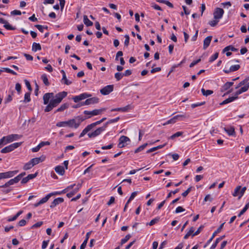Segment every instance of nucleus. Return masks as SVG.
<instances>
[{
	"label": "nucleus",
	"mask_w": 249,
	"mask_h": 249,
	"mask_svg": "<svg viewBox=\"0 0 249 249\" xmlns=\"http://www.w3.org/2000/svg\"><path fill=\"white\" fill-rule=\"evenodd\" d=\"M205 103V102H201V103H196V104H193L191 105V107L192 108H194L196 107H199V106H202V105H204Z\"/></svg>",
	"instance_id": "nucleus-53"
},
{
	"label": "nucleus",
	"mask_w": 249,
	"mask_h": 249,
	"mask_svg": "<svg viewBox=\"0 0 249 249\" xmlns=\"http://www.w3.org/2000/svg\"><path fill=\"white\" fill-rule=\"evenodd\" d=\"M64 201V199L62 197H58L53 200L52 202L50 207L53 208L59 204L62 203Z\"/></svg>",
	"instance_id": "nucleus-19"
},
{
	"label": "nucleus",
	"mask_w": 249,
	"mask_h": 249,
	"mask_svg": "<svg viewBox=\"0 0 249 249\" xmlns=\"http://www.w3.org/2000/svg\"><path fill=\"white\" fill-rule=\"evenodd\" d=\"M184 211H185V209L184 208H183L181 206H178L176 208L175 213H179L184 212Z\"/></svg>",
	"instance_id": "nucleus-59"
},
{
	"label": "nucleus",
	"mask_w": 249,
	"mask_h": 249,
	"mask_svg": "<svg viewBox=\"0 0 249 249\" xmlns=\"http://www.w3.org/2000/svg\"><path fill=\"white\" fill-rule=\"evenodd\" d=\"M21 144V142H15L12 143L1 150V153H7L12 151L15 149L18 148Z\"/></svg>",
	"instance_id": "nucleus-5"
},
{
	"label": "nucleus",
	"mask_w": 249,
	"mask_h": 249,
	"mask_svg": "<svg viewBox=\"0 0 249 249\" xmlns=\"http://www.w3.org/2000/svg\"><path fill=\"white\" fill-rule=\"evenodd\" d=\"M212 39V36H208L206 38H205L203 42V49H206L208 46L210 45L211 41Z\"/></svg>",
	"instance_id": "nucleus-22"
},
{
	"label": "nucleus",
	"mask_w": 249,
	"mask_h": 249,
	"mask_svg": "<svg viewBox=\"0 0 249 249\" xmlns=\"http://www.w3.org/2000/svg\"><path fill=\"white\" fill-rule=\"evenodd\" d=\"M65 167L63 165H58L55 168V171L56 172L65 171Z\"/></svg>",
	"instance_id": "nucleus-46"
},
{
	"label": "nucleus",
	"mask_w": 249,
	"mask_h": 249,
	"mask_svg": "<svg viewBox=\"0 0 249 249\" xmlns=\"http://www.w3.org/2000/svg\"><path fill=\"white\" fill-rule=\"evenodd\" d=\"M33 166H34V165L33 164L31 161L30 160L28 162H27L24 165L23 167V169L24 170H27L31 169Z\"/></svg>",
	"instance_id": "nucleus-36"
},
{
	"label": "nucleus",
	"mask_w": 249,
	"mask_h": 249,
	"mask_svg": "<svg viewBox=\"0 0 249 249\" xmlns=\"http://www.w3.org/2000/svg\"><path fill=\"white\" fill-rule=\"evenodd\" d=\"M137 194V192H133L131 194L129 198L127 200V204H129L134 198V197L136 196Z\"/></svg>",
	"instance_id": "nucleus-44"
},
{
	"label": "nucleus",
	"mask_w": 249,
	"mask_h": 249,
	"mask_svg": "<svg viewBox=\"0 0 249 249\" xmlns=\"http://www.w3.org/2000/svg\"><path fill=\"white\" fill-rule=\"evenodd\" d=\"M113 85H107L100 89V92L103 95H108L113 90Z\"/></svg>",
	"instance_id": "nucleus-12"
},
{
	"label": "nucleus",
	"mask_w": 249,
	"mask_h": 249,
	"mask_svg": "<svg viewBox=\"0 0 249 249\" xmlns=\"http://www.w3.org/2000/svg\"><path fill=\"white\" fill-rule=\"evenodd\" d=\"M151 6L156 10L162 11L161 7L155 3H151Z\"/></svg>",
	"instance_id": "nucleus-57"
},
{
	"label": "nucleus",
	"mask_w": 249,
	"mask_h": 249,
	"mask_svg": "<svg viewBox=\"0 0 249 249\" xmlns=\"http://www.w3.org/2000/svg\"><path fill=\"white\" fill-rule=\"evenodd\" d=\"M119 119L120 117H118L115 119L109 120L105 124V125L106 126V127H107L108 124L117 122L119 120Z\"/></svg>",
	"instance_id": "nucleus-43"
},
{
	"label": "nucleus",
	"mask_w": 249,
	"mask_h": 249,
	"mask_svg": "<svg viewBox=\"0 0 249 249\" xmlns=\"http://www.w3.org/2000/svg\"><path fill=\"white\" fill-rule=\"evenodd\" d=\"M51 197V195L49 194H48L46 196H45V197H43L39 201H40V203H41V204H43L45 202H46Z\"/></svg>",
	"instance_id": "nucleus-40"
},
{
	"label": "nucleus",
	"mask_w": 249,
	"mask_h": 249,
	"mask_svg": "<svg viewBox=\"0 0 249 249\" xmlns=\"http://www.w3.org/2000/svg\"><path fill=\"white\" fill-rule=\"evenodd\" d=\"M25 175V173H22L17 176L14 178H12L5 183L4 185L0 186L1 188L7 187L10 185H13L15 183H18L20 180Z\"/></svg>",
	"instance_id": "nucleus-3"
},
{
	"label": "nucleus",
	"mask_w": 249,
	"mask_h": 249,
	"mask_svg": "<svg viewBox=\"0 0 249 249\" xmlns=\"http://www.w3.org/2000/svg\"><path fill=\"white\" fill-rule=\"evenodd\" d=\"M85 120L81 116H77L74 119H70L67 121L59 122L56 124L57 127H64L68 126L71 128H77L80 124Z\"/></svg>",
	"instance_id": "nucleus-2"
},
{
	"label": "nucleus",
	"mask_w": 249,
	"mask_h": 249,
	"mask_svg": "<svg viewBox=\"0 0 249 249\" xmlns=\"http://www.w3.org/2000/svg\"><path fill=\"white\" fill-rule=\"evenodd\" d=\"M4 27L9 30H14L16 29V28L12 26L7 21L6 23L4 25Z\"/></svg>",
	"instance_id": "nucleus-42"
},
{
	"label": "nucleus",
	"mask_w": 249,
	"mask_h": 249,
	"mask_svg": "<svg viewBox=\"0 0 249 249\" xmlns=\"http://www.w3.org/2000/svg\"><path fill=\"white\" fill-rule=\"evenodd\" d=\"M67 95L66 91L60 92L57 93L55 96L53 92L45 93L43 96V103L47 106L46 107L44 111L47 112L51 111L53 108L56 107Z\"/></svg>",
	"instance_id": "nucleus-1"
},
{
	"label": "nucleus",
	"mask_w": 249,
	"mask_h": 249,
	"mask_svg": "<svg viewBox=\"0 0 249 249\" xmlns=\"http://www.w3.org/2000/svg\"><path fill=\"white\" fill-rule=\"evenodd\" d=\"M87 242V239H85V240L80 246V249H85L86 247Z\"/></svg>",
	"instance_id": "nucleus-64"
},
{
	"label": "nucleus",
	"mask_w": 249,
	"mask_h": 249,
	"mask_svg": "<svg viewBox=\"0 0 249 249\" xmlns=\"http://www.w3.org/2000/svg\"><path fill=\"white\" fill-rule=\"evenodd\" d=\"M233 82H226L221 88V89H220L221 91L224 92L226 90H227L228 89H229L230 88V87L231 86H232L233 85Z\"/></svg>",
	"instance_id": "nucleus-24"
},
{
	"label": "nucleus",
	"mask_w": 249,
	"mask_h": 249,
	"mask_svg": "<svg viewBox=\"0 0 249 249\" xmlns=\"http://www.w3.org/2000/svg\"><path fill=\"white\" fill-rule=\"evenodd\" d=\"M91 96V95L89 94H88L87 93H83L79 95L75 96L72 97V100L75 103H77L80 101L84 100L87 98Z\"/></svg>",
	"instance_id": "nucleus-11"
},
{
	"label": "nucleus",
	"mask_w": 249,
	"mask_h": 249,
	"mask_svg": "<svg viewBox=\"0 0 249 249\" xmlns=\"http://www.w3.org/2000/svg\"><path fill=\"white\" fill-rule=\"evenodd\" d=\"M191 188H192L191 187H190L189 188H188L185 192H184L182 194V196L183 197L186 196L188 195V194L190 192V191H191Z\"/></svg>",
	"instance_id": "nucleus-62"
},
{
	"label": "nucleus",
	"mask_w": 249,
	"mask_h": 249,
	"mask_svg": "<svg viewBox=\"0 0 249 249\" xmlns=\"http://www.w3.org/2000/svg\"><path fill=\"white\" fill-rule=\"evenodd\" d=\"M224 224V223H222L219 227L213 233L211 237L207 241L206 245L204 246V248H206L213 240L214 237L216 236V235L219 233L222 229L223 228V225Z\"/></svg>",
	"instance_id": "nucleus-14"
},
{
	"label": "nucleus",
	"mask_w": 249,
	"mask_h": 249,
	"mask_svg": "<svg viewBox=\"0 0 249 249\" xmlns=\"http://www.w3.org/2000/svg\"><path fill=\"white\" fill-rule=\"evenodd\" d=\"M246 190V187L242 188L241 186H237L234 189V190L232 193V195L234 197H238V199H240L244 195Z\"/></svg>",
	"instance_id": "nucleus-4"
},
{
	"label": "nucleus",
	"mask_w": 249,
	"mask_h": 249,
	"mask_svg": "<svg viewBox=\"0 0 249 249\" xmlns=\"http://www.w3.org/2000/svg\"><path fill=\"white\" fill-rule=\"evenodd\" d=\"M106 109L105 108H102L101 109H94L92 111L85 110L84 111V114L89 115V116H88L87 118H85V119H86V118H89L92 116L100 114L102 112L105 111Z\"/></svg>",
	"instance_id": "nucleus-6"
},
{
	"label": "nucleus",
	"mask_w": 249,
	"mask_h": 249,
	"mask_svg": "<svg viewBox=\"0 0 249 249\" xmlns=\"http://www.w3.org/2000/svg\"><path fill=\"white\" fill-rule=\"evenodd\" d=\"M42 224H43V222H42V221L38 222L36 223V224H34L32 226V229H35V228H36L39 227L41 226H42Z\"/></svg>",
	"instance_id": "nucleus-55"
},
{
	"label": "nucleus",
	"mask_w": 249,
	"mask_h": 249,
	"mask_svg": "<svg viewBox=\"0 0 249 249\" xmlns=\"http://www.w3.org/2000/svg\"><path fill=\"white\" fill-rule=\"evenodd\" d=\"M185 118H186L185 114L177 115L170 120H168L166 123L163 124V125H165L170 124H174L176 122L178 119Z\"/></svg>",
	"instance_id": "nucleus-13"
},
{
	"label": "nucleus",
	"mask_w": 249,
	"mask_h": 249,
	"mask_svg": "<svg viewBox=\"0 0 249 249\" xmlns=\"http://www.w3.org/2000/svg\"><path fill=\"white\" fill-rule=\"evenodd\" d=\"M201 92L203 95L207 96L213 93V91L212 90H205L203 88L201 89Z\"/></svg>",
	"instance_id": "nucleus-33"
},
{
	"label": "nucleus",
	"mask_w": 249,
	"mask_h": 249,
	"mask_svg": "<svg viewBox=\"0 0 249 249\" xmlns=\"http://www.w3.org/2000/svg\"><path fill=\"white\" fill-rule=\"evenodd\" d=\"M15 89L18 92L19 94L21 92V87L19 83H18L16 84Z\"/></svg>",
	"instance_id": "nucleus-60"
},
{
	"label": "nucleus",
	"mask_w": 249,
	"mask_h": 249,
	"mask_svg": "<svg viewBox=\"0 0 249 249\" xmlns=\"http://www.w3.org/2000/svg\"><path fill=\"white\" fill-rule=\"evenodd\" d=\"M41 79L42 80L43 82V83L46 85V86H49L50 85V83L48 81V77H47V76L46 74H43L42 75H41Z\"/></svg>",
	"instance_id": "nucleus-31"
},
{
	"label": "nucleus",
	"mask_w": 249,
	"mask_h": 249,
	"mask_svg": "<svg viewBox=\"0 0 249 249\" xmlns=\"http://www.w3.org/2000/svg\"><path fill=\"white\" fill-rule=\"evenodd\" d=\"M81 187V184H78L77 185V187L75 188L73 191L70 192V193H68L67 194V196L69 198L71 197L79 190V188Z\"/></svg>",
	"instance_id": "nucleus-26"
},
{
	"label": "nucleus",
	"mask_w": 249,
	"mask_h": 249,
	"mask_svg": "<svg viewBox=\"0 0 249 249\" xmlns=\"http://www.w3.org/2000/svg\"><path fill=\"white\" fill-rule=\"evenodd\" d=\"M37 172L35 174H29L27 177L23 178L21 181L22 184H25L28 182L30 180L33 179L37 176Z\"/></svg>",
	"instance_id": "nucleus-17"
},
{
	"label": "nucleus",
	"mask_w": 249,
	"mask_h": 249,
	"mask_svg": "<svg viewBox=\"0 0 249 249\" xmlns=\"http://www.w3.org/2000/svg\"><path fill=\"white\" fill-rule=\"evenodd\" d=\"M31 101L30 98V93L26 92L24 95V102L25 103L29 102Z\"/></svg>",
	"instance_id": "nucleus-41"
},
{
	"label": "nucleus",
	"mask_w": 249,
	"mask_h": 249,
	"mask_svg": "<svg viewBox=\"0 0 249 249\" xmlns=\"http://www.w3.org/2000/svg\"><path fill=\"white\" fill-rule=\"evenodd\" d=\"M99 99L97 97H92L87 99L85 102L81 103V105H89L98 103Z\"/></svg>",
	"instance_id": "nucleus-15"
},
{
	"label": "nucleus",
	"mask_w": 249,
	"mask_h": 249,
	"mask_svg": "<svg viewBox=\"0 0 249 249\" xmlns=\"http://www.w3.org/2000/svg\"><path fill=\"white\" fill-rule=\"evenodd\" d=\"M240 68L239 65H232L230 67V71H235L238 70Z\"/></svg>",
	"instance_id": "nucleus-47"
},
{
	"label": "nucleus",
	"mask_w": 249,
	"mask_h": 249,
	"mask_svg": "<svg viewBox=\"0 0 249 249\" xmlns=\"http://www.w3.org/2000/svg\"><path fill=\"white\" fill-rule=\"evenodd\" d=\"M159 218L156 217L152 220H151L150 222L148 223L149 225L152 226L155 224L157 223L159 221Z\"/></svg>",
	"instance_id": "nucleus-50"
},
{
	"label": "nucleus",
	"mask_w": 249,
	"mask_h": 249,
	"mask_svg": "<svg viewBox=\"0 0 249 249\" xmlns=\"http://www.w3.org/2000/svg\"><path fill=\"white\" fill-rule=\"evenodd\" d=\"M35 27L41 33H43V29L44 28H46V29H47L48 28V27L47 26H46L45 27H44V26H43L42 25H35Z\"/></svg>",
	"instance_id": "nucleus-51"
},
{
	"label": "nucleus",
	"mask_w": 249,
	"mask_h": 249,
	"mask_svg": "<svg viewBox=\"0 0 249 249\" xmlns=\"http://www.w3.org/2000/svg\"><path fill=\"white\" fill-rule=\"evenodd\" d=\"M219 20L214 19V20H211L209 22L208 24L212 27L215 26L218 23Z\"/></svg>",
	"instance_id": "nucleus-39"
},
{
	"label": "nucleus",
	"mask_w": 249,
	"mask_h": 249,
	"mask_svg": "<svg viewBox=\"0 0 249 249\" xmlns=\"http://www.w3.org/2000/svg\"><path fill=\"white\" fill-rule=\"evenodd\" d=\"M224 13V11L223 9L216 8L213 12L214 18L219 20L222 18Z\"/></svg>",
	"instance_id": "nucleus-10"
},
{
	"label": "nucleus",
	"mask_w": 249,
	"mask_h": 249,
	"mask_svg": "<svg viewBox=\"0 0 249 249\" xmlns=\"http://www.w3.org/2000/svg\"><path fill=\"white\" fill-rule=\"evenodd\" d=\"M125 37V40H124V45L125 46H127L128 45L129 42V36L128 35H126L124 36Z\"/></svg>",
	"instance_id": "nucleus-58"
},
{
	"label": "nucleus",
	"mask_w": 249,
	"mask_h": 249,
	"mask_svg": "<svg viewBox=\"0 0 249 249\" xmlns=\"http://www.w3.org/2000/svg\"><path fill=\"white\" fill-rule=\"evenodd\" d=\"M238 98L237 96H235V95L232 97H230L228 98V99L224 100L222 102H221L220 105H224L227 104H228L229 103H231L235 100L237 99Z\"/></svg>",
	"instance_id": "nucleus-25"
},
{
	"label": "nucleus",
	"mask_w": 249,
	"mask_h": 249,
	"mask_svg": "<svg viewBox=\"0 0 249 249\" xmlns=\"http://www.w3.org/2000/svg\"><path fill=\"white\" fill-rule=\"evenodd\" d=\"M25 84L26 86L27 87V89L31 91L32 90L31 86L30 85V83L29 81H28L26 79L24 80Z\"/></svg>",
	"instance_id": "nucleus-56"
},
{
	"label": "nucleus",
	"mask_w": 249,
	"mask_h": 249,
	"mask_svg": "<svg viewBox=\"0 0 249 249\" xmlns=\"http://www.w3.org/2000/svg\"><path fill=\"white\" fill-rule=\"evenodd\" d=\"M32 51L33 52H36L37 51H40L41 50V47L39 43H37L36 42H34L32 45Z\"/></svg>",
	"instance_id": "nucleus-28"
},
{
	"label": "nucleus",
	"mask_w": 249,
	"mask_h": 249,
	"mask_svg": "<svg viewBox=\"0 0 249 249\" xmlns=\"http://www.w3.org/2000/svg\"><path fill=\"white\" fill-rule=\"evenodd\" d=\"M219 242H220L219 239H218L217 238H216V240H215L214 242L211 246L210 249H215Z\"/></svg>",
	"instance_id": "nucleus-54"
},
{
	"label": "nucleus",
	"mask_w": 249,
	"mask_h": 249,
	"mask_svg": "<svg viewBox=\"0 0 249 249\" xmlns=\"http://www.w3.org/2000/svg\"><path fill=\"white\" fill-rule=\"evenodd\" d=\"M69 107V103H66L63 104L56 110L55 112L63 111L64 110L67 109Z\"/></svg>",
	"instance_id": "nucleus-27"
},
{
	"label": "nucleus",
	"mask_w": 249,
	"mask_h": 249,
	"mask_svg": "<svg viewBox=\"0 0 249 249\" xmlns=\"http://www.w3.org/2000/svg\"><path fill=\"white\" fill-rule=\"evenodd\" d=\"M183 134V132L178 131L171 136L169 139L171 140H174L176 138L181 136Z\"/></svg>",
	"instance_id": "nucleus-34"
},
{
	"label": "nucleus",
	"mask_w": 249,
	"mask_h": 249,
	"mask_svg": "<svg viewBox=\"0 0 249 249\" xmlns=\"http://www.w3.org/2000/svg\"><path fill=\"white\" fill-rule=\"evenodd\" d=\"M83 21L87 26H91L93 25V22L89 20L86 15L84 16Z\"/></svg>",
	"instance_id": "nucleus-30"
},
{
	"label": "nucleus",
	"mask_w": 249,
	"mask_h": 249,
	"mask_svg": "<svg viewBox=\"0 0 249 249\" xmlns=\"http://www.w3.org/2000/svg\"><path fill=\"white\" fill-rule=\"evenodd\" d=\"M248 90L247 86H245V85H244V87H242L240 89L235 92L234 95L238 97V95L247 91Z\"/></svg>",
	"instance_id": "nucleus-29"
},
{
	"label": "nucleus",
	"mask_w": 249,
	"mask_h": 249,
	"mask_svg": "<svg viewBox=\"0 0 249 249\" xmlns=\"http://www.w3.org/2000/svg\"><path fill=\"white\" fill-rule=\"evenodd\" d=\"M194 228L193 227H191L189 231L187 232V233L184 236V238L185 239H187L188 238V237L192 234H193L194 232Z\"/></svg>",
	"instance_id": "nucleus-37"
},
{
	"label": "nucleus",
	"mask_w": 249,
	"mask_h": 249,
	"mask_svg": "<svg viewBox=\"0 0 249 249\" xmlns=\"http://www.w3.org/2000/svg\"><path fill=\"white\" fill-rule=\"evenodd\" d=\"M24 56L27 60L32 61L33 60V57L29 54L24 53Z\"/></svg>",
	"instance_id": "nucleus-63"
},
{
	"label": "nucleus",
	"mask_w": 249,
	"mask_h": 249,
	"mask_svg": "<svg viewBox=\"0 0 249 249\" xmlns=\"http://www.w3.org/2000/svg\"><path fill=\"white\" fill-rule=\"evenodd\" d=\"M14 175V172H1L0 173V179L10 178Z\"/></svg>",
	"instance_id": "nucleus-21"
},
{
	"label": "nucleus",
	"mask_w": 249,
	"mask_h": 249,
	"mask_svg": "<svg viewBox=\"0 0 249 249\" xmlns=\"http://www.w3.org/2000/svg\"><path fill=\"white\" fill-rule=\"evenodd\" d=\"M131 237L130 234L126 235L125 237L121 240V245L125 243Z\"/></svg>",
	"instance_id": "nucleus-48"
},
{
	"label": "nucleus",
	"mask_w": 249,
	"mask_h": 249,
	"mask_svg": "<svg viewBox=\"0 0 249 249\" xmlns=\"http://www.w3.org/2000/svg\"><path fill=\"white\" fill-rule=\"evenodd\" d=\"M75 186V184L70 185L61 191H55V192H54L53 193H49V195H51V197L53 196L60 195L62 194H65V193L68 192V191H69L70 190L72 189L73 188V187Z\"/></svg>",
	"instance_id": "nucleus-9"
},
{
	"label": "nucleus",
	"mask_w": 249,
	"mask_h": 249,
	"mask_svg": "<svg viewBox=\"0 0 249 249\" xmlns=\"http://www.w3.org/2000/svg\"><path fill=\"white\" fill-rule=\"evenodd\" d=\"M6 137V142H5L4 144H7V143L11 142L14 140H17L19 139L21 136L18 134H11L8 135Z\"/></svg>",
	"instance_id": "nucleus-16"
},
{
	"label": "nucleus",
	"mask_w": 249,
	"mask_h": 249,
	"mask_svg": "<svg viewBox=\"0 0 249 249\" xmlns=\"http://www.w3.org/2000/svg\"><path fill=\"white\" fill-rule=\"evenodd\" d=\"M91 129V128L90 127L89 125L87 126L84 130L82 131V132L80 134L79 137L81 138L83 137L86 133H87L89 131H90Z\"/></svg>",
	"instance_id": "nucleus-32"
},
{
	"label": "nucleus",
	"mask_w": 249,
	"mask_h": 249,
	"mask_svg": "<svg viewBox=\"0 0 249 249\" xmlns=\"http://www.w3.org/2000/svg\"><path fill=\"white\" fill-rule=\"evenodd\" d=\"M119 142L118 143V147L122 148L127 145V142H130V139L125 136H122L119 139Z\"/></svg>",
	"instance_id": "nucleus-8"
},
{
	"label": "nucleus",
	"mask_w": 249,
	"mask_h": 249,
	"mask_svg": "<svg viewBox=\"0 0 249 249\" xmlns=\"http://www.w3.org/2000/svg\"><path fill=\"white\" fill-rule=\"evenodd\" d=\"M249 208V202L246 204L243 209L241 211L238 215V217H240Z\"/></svg>",
	"instance_id": "nucleus-35"
},
{
	"label": "nucleus",
	"mask_w": 249,
	"mask_h": 249,
	"mask_svg": "<svg viewBox=\"0 0 249 249\" xmlns=\"http://www.w3.org/2000/svg\"><path fill=\"white\" fill-rule=\"evenodd\" d=\"M132 107L130 105H128L123 107H118L112 109L111 111H121V112H127L129 110L131 109Z\"/></svg>",
	"instance_id": "nucleus-18"
},
{
	"label": "nucleus",
	"mask_w": 249,
	"mask_h": 249,
	"mask_svg": "<svg viewBox=\"0 0 249 249\" xmlns=\"http://www.w3.org/2000/svg\"><path fill=\"white\" fill-rule=\"evenodd\" d=\"M123 73L117 72L115 74L114 77L117 81H120L123 77Z\"/></svg>",
	"instance_id": "nucleus-38"
},
{
	"label": "nucleus",
	"mask_w": 249,
	"mask_h": 249,
	"mask_svg": "<svg viewBox=\"0 0 249 249\" xmlns=\"http://www.w3.org/2000/svg\"><path fill=\"white\" fill-rule=\"evenodd\" d=\"M11 14L13 16L20 15L21 14V12L19 10H15L11 12Z\"/></svg>",
	"instance_id": "nucleus-61"
},
{
	"label": "nucleus",
	"mask_w": 249,
	"mask_h": 249,
	"mask_svg": "<svg viewBox=\"0 0 249 249\" xmlns=\"http://www.w3.org/2000/svg\"><path fill=\"white\" fill-rule=\"evenodd\" d=\"M106 126L104 124V126L99 127L94 131L89 133L88 134V135L89 138H94L98 135H99L102 132L105 130L106 128Z\"/></svg>",
	"instance_id": "nucleus-7"
},
{
	"label": "nucleus",
	"mask_w": 249,
	"mask_h": 249,
	"mask_svg": "<svg viewBox=\"0 0 249 249\" xmlns=\"http://www.w3.org/2000/svg\"><path fill=\"white\" fill-rule=\"evenodd\" d=\"M218 56V53H215L213 55H212L209 59L210 62H212L216 60Z\"/></svg>",
	"instance_id": "nucleus-49"
},
{
	"label": "nucleus",
	"mask_w": 249,
	"mask_h": 249,
	"mask_svg": "<svg viewBox=\"0 0 249 249\" xmlns=\"http://www.w3.org/2000/svg\"><path fill=\"white\" fill-rule=\"evenodd\" d=\"M147 143H144V144H142V145L139 146L138 148H137L135 150V153H138V152L142 151L147 146Z\"/></svg>",
	"instance_id": "nucleus-45"
},
{
	"label": "nucleus",
	"mask_w": 249,
	"mask_h": 249,
	"mask_svg": "<svg viewBox=\"0 0 249 249\" xmlns=\"http://www.w3.org/2000/svg\"><path fill=\"white\" fill-rule=\"evenodd\" d=\"M45 159V157L44 156H42L40 157L34 158L30 160L31 161V162H32L34 166V165H35L37 164H38L39 163L44 161Z\"/></svg>",
	"instance_id": "nucleus-20"
},
{
	"label": "nucleus",
	"mask_w": 249,
	"mask_h": 249,
	"mask_svg": "<svg viewBox=\"0 0 249 249\" xmlns=\"http://www.w3.org/2000/svg\"><path fill=\"white\" fill-rule=\"evenodd\" d=\"M3 70L5 71H6V72H8V73H11L12 74H14V75H17V73L14 71L9 69V68H3Z\"/></svg>",
	"instance_id": "nucleus-52"
},
{
	"label": "nucleus",
	"mask_w": 249,
	"mask_h": 249,
	"mask_svg": "<svg viewBox=\"0 0 249 249\" xmlns=\"http://www.w3.org/2000/svg\"><path fill=\"white\" fill-rule=\"evenodd\" d=\"M224 130L229 136L235 135V129L233 126H231L230 128L224 127Z\"/></svg>",
	"instance_id": "nucleus-23"
}]
</instances>
